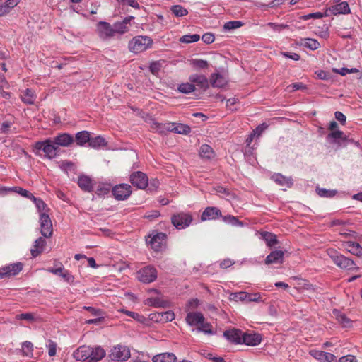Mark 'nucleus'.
<instances>
[{"mask_svg":"<svg viewBox=\"0 0 362 362\" xmlns=\"http://www.w3.org/2000/svg\"><path fill=\"white\" fill-rule=\"evenodd\" d=\"M267 124L265 123L259 125L253 132V134H257V136H260L261 134L267 128Z\"/></svg>","mask_w":362,"mask_h":362,"instance_id":"nucleus-61","label":"nucleus"},{"mask_svg":"<svg viewBox=\"0 0 362 362\" xmlns=\"http://www.w3.org/2000/svg\"><path fill=\"white\" fill-rule=\"evenodd\" d=\"M15 187H0V196H6L10 192H14Z\"/></svg>","mask_w":362,"mask_h":362,"instance_id":"nucleus-62","label":"nucleus"},{"mask_svg":"<svg viewBox=\"0 0 362 362\" xmlns=\"http://www.w3.org/2000/svg\"><path fill=\"white\" fill-rule=\"evenodd\" d=\"M262 337L256 333H243L242 344L247 346H257L260 344Z\"/></svg>","mask_w":362,"mask_h":362,"instance_id":"nucleus-19","label":"nucleus"},{"mask_svg":"<svg viewBox=\"0 0 362 362\" xmlns=\"http://www.w3.org/2000/svg\"><path fill=\"white\" fill-rule=\"evenodd\" d=\"M22 353L23 355L28 357L33 356V344L30 341H25L22 344Z\"/></svg>","mask_w":362,"mask_h":362,"instance_id":"nucleus-41","label":"nucleus"},{"mask_svg":"<svg viewBox=\"0 0 362 362\" xmlns=\"http://www.w3.org/2000/svg\"><path fill=\"white\" fill-rule=\"evenodd\" d=\"M243 25V23L239 21H228L225 23L223 28L225 30L236 29Z\"/></svg>","mask_w":362,"mask_h":362,"instance_id":"nucleus-52","label":"nucleus"},{"mask_svg":"<svg viewBox=\"0 0 362 362\" xmlns=\"http://www.w3.org/2000/svg\"><path fill=\"white\" fill-rule=\"evenodd\" d=\"M197 331L202 332L208 334H212L214 333L211 324L205 322V320H203V322H201L197 327Z\"/></svg>","mask_w":362,"mask_h":362,"instance_id":"nucleus-45","label":"nucleus"},{"mask_svg":"<svg viewBox=\"0 0 362 362\" xmlns=\"http://www.w3.org/2000/svg\"><path fill=\"white\" fill-rule=\"evenodd\" d=\"M334 71L340 74L341 76H345L348 74L358 72V70L356 68L350 69L347 68H342L340 70L334 69Z\"/></svg>","mask_w":362,"mask_h":362,"instance_id":"nucleus-55","label":"nucleus"},{"mask_svg":"<svg viewBox=\"0 0 362 362\" xmlns=\"http://www.w3.org/2000/svg\"><path fill=\"white\" fill-rule=\"evenodd\" d=\"M170 11L177 17H182L188 14L187 10L180 5L172 6Z\"/></svg>","mask_w":362,"mask_h":362,"instance_id":"nucleus-38","label":"nucleus"},{"mask_svg":"<svg viewBox=\"0 0 362 362\" xmlns=\"http://www.w3.org/2000/svg\"><path fill=\"white\" fill-rule=\"evenodd\" d=\"M343 245L352 255L362 257V247L359 243L353 241H346L343 243Z\"/></svg>","mask_w":362,"mask_h":362,"instance_id":"nucleus-23","label":"nucleus"},{"mask_svg":"<svg viewBox=\"0 0 362 362\" xmlns=\"http://www.w3.org/2000/svg\"><path fill=\"white\" fill-rule=\"evenodd\" d=\"M152 318H155L158 322H167L172 321L175 318V315L173 312L169 310L154 314V317Z\"/></svg>","mask_w":362,"mask_h":362,"instance_id":"nucleus-30","label":"nucleus"},{"mask_svg":"<svg viewBox=\"0 0 362 362\" xmlns=\"http://www.w3.org/2000/svg\"><path fill=\"white\" fill-rule=\"evenodd\" d=\"M214 36L211 33H205L202 35V40L206 44H211L214 41Z\"/></svg>","mask_w":362,"mask_h":362,"instance_id":"nucleus-58","label":"nucleus"},{"mask_svg":"<svg viewBox=\"0 0 362 362\" xmlns=\"http://www.w3.org/2000/svg\"><path fill=\"white\" fill-rule=\"evenodd\" d=\"M335 118L342 124H344L346 122V116L341 112L337 111L335 112Z\"/></svg>","mask_w":362,"mask_h":362,"instance_id":"nucleus-64","label":"nucleus"},{"mask_svg":"<svg viewBox=\"0 0 362 362\" xmlns=\"http://www.w3.org/2000/svg\"><path fill=\"white\" fill-rule=\"evenodd\" d=\"M57 146L68 147L74 141V137L68 133L59 134L53 139Z\"/></svg>","mask_w":362,"mask_h":362,"instance_id":"nucleus-14","label":"nucleus"},{"mask_svg":"<svg viewBox=\"0 0 362 362\" xmlns=\"http://www.w3.org/2000/svg\"><path fill=\"white\" fill-rule=\"evenodd\" d=\"M14 189V192L18 193L24 197H27L28 199H30L31 200H33V197H35V196L32 193H30L29 191L25 189H23L19 187H15Z\"/></svg>","mask_w":362,"mask_h":362,"instance_id":"nucleus-53","label":"nucleus"},{"mask_svg":"<svg viewBox=\"0 0 362 362\" xmlns=\"http://www.w3.org/2000/svg\"><path fill=\"white\" fill-rule=\"evenodd\" d=\"M173 132L182 134H187L190 132L191 128L186 124L174 123Z\"/></svg>","mask_w":362,"mask_h":362,"instance_id":"nucleus-39","label":"nucleus"},{"mask_svg":"<svg viewBox=\"0 0 362 362\" xmlns=\"http://www.w3.org/2000/svg\"><path fill=\"white\" fill-rule=\"evenodd\" d=\"M302 45L311 50H315L320 47V42L317 40L310 38L305 39Z\"/></svg>","mask_w":362,"mask_h":362,"instance_id":"nucleus-43","label":"nucleus"},{"mask_svg":"<svg viewBox=\"0 0 362 362\" xmlns=\"http://www.w3.org/2000/svg\"><path fill=\"white\" fill-rule=\"evenodd\" d=\"M281 54L295 61H298L300 58L299 54L294 52H281Z\"/></svg>","mask_w":362,"mask_h":362,"instance_id":"nucleus-60","label":"nucleus"},{"mask_svg":"<svg viewBox=\"0 0 362 362\" xmlns=\"http://www.w3.org/2000/svg\"><path fill=\"white\" fill-rule=\"evenodd\" d=\"M310 354L314 358L321 362H334L336 361V357L334 354L322 351L311 350L310 351Z\"/></svg>","mask_w":362,"mask_h":362,"instance_id":"nucleus-16","label":"nucleus"},{"mask_svg":"<svg viewBox=\"0 0 362 362\" xmlns=\"http://www.w3.org/2000/svg\"><path fill=\"white\" fill-rule=\"evenodd\" d=\"M199 39L200 36L198 34L185 35L180 37V42L182 43H190L197 42Z\"/></svg>","mask_w":362,"mask_h":362,"instance_id":"nucleus-46","label":"nucleus"},{"mask_svg":"<svg viewBox=\"0 0 362 362\" xmlns=\"http://www.w3.org/2000/svg\"><path fill=\"white\" fill-rule=\"evenodd\" d=\"M152 45V40L147 36L134 37L129 42V49L131 52L139 53L146 50Z\"/></svg>","mask_w":362,"mask_h":362,"instance_id":"nucleus-3","label":"nucleus"},{"mask_svg":"<svg viewBox=\"0 0 362 362\" xmlns=\"http://www.w3.org/2000/svg\"><path fill=\"white\" fill-rule=\"evenodd\" d=\"M328 255L334 264L341 269L348 270L358 269V267H355V262L352 259L338 253L334 250H329Z\"/></svg>","mask_w":362,"mask_h":362,"instance_id":"nucleus-2","label":"nucleus"},{"mask_svg":"<svg viewBox=\"0 0 362 362\" xmlns=\"http://www.w3.org/2000/svg\"><path fill=\"white\" fill-rule=\"evenodd\" d=\"M138 279L145 284H149L154 281L157 278V271L152 266L145 267L136 273Z\"/></svg>","mask_w":362,"mask_h":362,"instance_id":"nucleus-4","label":"nucleus"},{"mask_svg":"<svg viewBox=\"0 0 362 362\" xmlns=\"http://www.w3.org/2000/svg\"><path fill=\"white\" fill-rule=\"evenodd\" d=\"M227 79L220 74H212L210 77V83L214 88H223L227 84Z\"/></svg>","mask_w":362,"mask_h":362,"instance_id":"nucleus-26","label":"nucleus"},{"mask_svg":"<svg viewBox=\"0 0 362 362\" xmlns=\"http://www.w3.org/2000/svg\"><path fill=\"white\" fill-rule=\"evenodd\" d=\"M204 320V317L201 313L191 312L187 315L186 321L191 326H199Z\"/></svg>","mask_w":362,"mask_h":362,"instance_id":"nucleus-24","label":"nucleus"},{"mask_svg":"<svg viewBox=\"0 0 362 362\" xmlns=\"http://www.w3.org/2000/svg\"><path fill=\"white\" fill-rule=\"evenodd\" d=\"M221 216V211L218 208L209 206L202 212L201 219L203 221L206 220H215Z\"/></svg>","mask_w":362,"mask_h":362,"instance_id":"nucleus-17","label":"nucleus"},{"mask_svg":"<svg viewBox=\"0 0 362 362\" xmlns=\"http://www.w3.org/2000/svg\"><path fill=\"white\" fill-rule=\"evenodd\" d=\"M155 125L156 126L157 130L160 133H163L165 132H173L172 129L174 127V123H155Z\"/></svg>","mask_w":362,"mask_h":362,"instance_id":"nucleus-48","label":"nucleus"},{"mask_svg":"<svg viewBox=\"0 0 362 362\" xmlns=\"http://www.w3.org/2000/svg\"><path fill=\"white\" fill-rule=\"evenodd\" d=\"M247 301L248 302H258L260 300V295L259 293H247Z\"/></svg>","mask_w":362,"mask_h":362,"instance_id":"nucleus-63","label":"nucleus"},{"mask_svg":"<svg viewBox=\"0 0 362 362\" xmlns=\"http://www.w3.org/2000/svg\"><path fill=\"white\" fill-rule=\"evenodd\" d=\"M33 202L35 203L40 212L45 213L44 211H47V206L41 199L35 197H33Z\"/></svg>","mask_w":362,"mask_h":362,"instance_id":"nucleus-50","label":"nucleus"},{"mask_svg":"<svg viewBox=\"0 0 362 362\" xmlns=\"http://www.w3.org/2000/svg\"><path fill=\"white\" fill-rule=\"evenodd\" d=\"M192 64L194 67L198 69H206L209 66L207 61L203 59H193L192 61Z\"/></svg>","mask_w":362,"mask_h":362,"instance_id":"nucleus-54","label":"nucleus"},{"mask_svg":"<svg viewBox=\"0 0 362 362\" xmlns=\"http://www.w3.org/2000/svg\"><path fill=\"white\" fill-rule=\"evenodd\" d=\"M247 292H238L230 294V299L235 301H247Z\"/></svg>","mask_w":362,"mask_h":362,"instance_id":"nucleus-47","label":"nucleus"},{"mask_svg":"<svg viewBox=\"0 0 362 362\" xmlns=\"http://www.w3.org/2000/svg\"><path fill=\"white\" fill-rule=\"evenodd\" d=\"M344 133L343 132L340 130H336L334 132H332L327 135L328 139H345V138H343Z\"/></svg>","mask_w":362,"mask_h":362,"instance_id":"nucleus-56","label":"nucleus"},{"mask_svg":"<svg viewBox=\"0 0 362 362\" xmlns=\"http://www.w3.org/2000/svg\"><path fill=\"white\" fill-rule=\"evenodd\" d=\"M48 347V354L49 356H54L56 355L57 351V344L52 341H49Z\"/></svg>","mask_w":362,"mask_h":362,"instance_id":"nucleus-57","label":"nucleus"},{"mask_svg":"<svg viewBox=\"0 0 362 362\" xmlns=\"http://www.w3.org/2000/svg\"><path fill=\"white\" fill-rule=\"evenodd\" d=\"M23 269V264L14 263L0 269V278L14 276Z\"/></svg>","mask_w":362,"mask_h":362,"instance_id":"nucleus-11","label":"nucleus"},{"mask_svg":"<svg viewBox=\"0 0 362 362\" xmlns=\"http://www.w3.org/2000/svg\"><path fill=\"white\" fill-rule=\"evenodd\" d=\"M147 304L156 308H164L166 306L167 302L163 300L160 297L149 298L146 300Z\"/></svg>","mask_w":362,"mask_h":362,"instance_id":"nucleus-37","label":"nucleus"},{"mask_svg":"<svg viewBox=\"0 0 362 362\" xmlns=\"http://www.w3.org/2000/svg\"><path fill=\"white\" fill-rule=\"evenodd\" d=\"M90 358L89 362H98L105 356V351L100 346L90 347Z\"/></svg>","mask_w":362,"mask_h":362,"instance_id":"nucleus-25","label":"nucleus"},{"mask_svg":"<svg viewBox=\"0 0 362 362\" xmlns=\"http://www.w3.org/2000/svg\"><path fill=\"white\" fill-rule=\"evenodd\" d=\"M41 234L45 237L49 238L52 235V223L48 214L46 213H41L40 216Z\"/></svg>","mask_w":362,"mask_h":362,"instance_id":"nucleus-10","label":"nucleus"},{"mask_svg":"<svg viewBox=\"0 0 362 362\" xmlns=\"http://www.w3.org/2000/svg\"><path fill=\"white\" fill-rule=\"evenodd\" d=\"M223 220L224 222L233 226H243V223L241 221H240L236 217L231 215L223 216Z\"/></svg>","mask_w":362,"mask_h":362,"instance_id":"nucleus-51","label":"nucleus"},{"mask_svg":"<svg viewBox=\"0 0 362 362\" xmlns=\"http://www.w3.org/2000/svg\"><path fill=\"white\" fill-rule=\"evenodd\" d=\"M189 82L195 85L196 90H206L209 87V81L204 75L192 74L189 78Z\"/></svg>","mask_w":362,"mask_h":362,"instance_id":"nucleus-12","label":"nucleus"},{"mask_svg":"<svg viewBox=\"0 0 362 362\" xmlns=\"http://www.w3.org/2000/svg\"><path fill=\"white\" fill-rule=\"evenodd\" d=\"M243 333L240 329L234 328L225 331L223 336L230 342L242 344Z\"/></svg>","mask_w":362,"mask_h":362,"instance_id":"nucleus-18","label":"nucleus"},{"mask_svg":"<svg viewBox=\"0 0 362 362\" xmlns=\"http://www.w3.org/2000/svg\"><path fill=\"white\" fill-rule=\"evenodd\" d=\"M173 226L177 229H183L189 226L192 221V217L189 214L179 213L171 218Z\"/></svg>","mask_w":362,"mask_h":362,"instance_id":"nucleus-5","label":"nucleus"},{"mask_svg":"<svg viewBox=\"0 0 362 362\" xmlns=\"http://www.w3.org/2000/svg\"><path fill=\"white\" fill-rule=\"evenodd\" d=\"M46 245V240L43 238H37L33 245V248L30 250L31 255L33 257H36L44 250V247Z\"/></svg>","mask_w":362,"mask_h":362,"instance_id":"nucleus-28","label":"nucleus"},{"mask_svg":"<svg viewBox=\"0 0 362 362\" xmlns=\"http://www.w3.org/2000/svg\"><path fill=\"white\" fill-rule=\"evenodd\" d=\"M199 155L203 158L211 159L214 157V152L210 146L203 144L200 147Z\"/></svg>","mask_w":362,"mask_h":362,"instance_id":"nucleus-33","label":"nucleus"},{"mask_svg":"<svg viewBox=\"0 0 362 362\" xmlns=\"http://www.w3.org/2000/svg\"><path fill=\"white\" fill-rule=\"evenodd\" d=\"M176 356L173 353H162L153 357V362H175Z\"/></svg>","mask_w":362,"mask_h":362,"instance_id":"nucleus-29","label":"nucleus"},{"mask_svg":"<svg viewBox=\"0 0 362 362\" xmlns=\"http://www.w3.org/2000/svg\"><path fill=\"white\" fill-rule=\"evenodd\" d=\"M98 31L99 37L103 40L115 37L113 25L107 22L100 21L98 23Z\"/></svg>","mask_w":362,"mask_h":362,"instance_id":"nucleus-8","label":"nucleus"},{"mask_svg":"<svg viewBox=\"0 0 362 362\" xmlns=\"http://www.w3.org/2000/svg\"><path fill=\"white\" fill-rule=\"evenodd\" d=\"M78 185L84 192H90L93 189V180L87 175H80L78 179Z\"/></svg>","mask_w":362,"mask_h":362,"instance_id":"nucleus-22","label":"nucleus"},{"mask_svg":"<svg viewBox=\"0 0 362 362\" xmlns=\"http://www.w3.org/2000/svg\"><path fill=\"white\" fill-rule=\"evenodd\" d=\"M90 354V346H81L74 351V357L77 361H83L88 360V362H89Z\"/></svg>","mask_w":362,"mask_h":362,"instance_id":"nucleus-20","label":"nucleus"},{"mask_svg":"<svg viewBox=\"0 0 362 362\" xmlns=\"http://www.w3.org/2000/svg\"><path fill=\"white\" fill-rule=\"evenodd\" d=\"M271 179L280 186L291 187L293 185L291 177H287L280 173H276L272 175Z\"/></svg>","mask_w":362,"mask_h":362,"instance_id":"nucleus-27","label":"nucleus"},{"mask_svg":"<svg viewBox=\"0 0 362 362\" xmlns=\"http://www.w3.org/2000/svg\"><path fill=\"white\" fill-rule=\"evenodd\" d=\"M90 138V133L88 131L79 132L76 134V144L83 146L87 142L89 143Z\"/></svg>","mask_w":362,"mask_h":362,"instance_id":"nucleus-32","label":"nucleus"},{"mask_svg":"<svg viewBox=\"0 0 362 362\" xmlns=\"http://www.w3.org/2000/svg\"><path fill=\"white\" fill-rule=\"evenodd\" d=\"M36 315L31 313H21L16 315V320H25L30 322H33L37 320Z\"/></svg>","mask_w":362,"mask_h":362,"instance_id":"nucleus-44","label":"nucleus"},{"mask_svg":"<svg viewBox=\"0 0 362 362\" xmlns=\"http://www.w3.org/2000/svg\"><path fill=\"white\" fill-rule=\"evenodd\" d=\"M332 11L334 14H346L350 12V8L348 3L343 1L333 6Z\"/></svg>","mask_w":362,"mask_h":362,"instance_id":"nucleus-35","label":"nucleus"},{"mask_svg":"<svg viewBox=\"0 0 362 362\" xmlns=\"http://www.w3.org/2000/svg\"><path fill=\"white\" fill-rule=\"evenodd\" d=\"M284 252L281 250L272 251L265 259V264H281L284 262Z\"/></svg>","mask_w":362,"mask_h":362,"instance_id":"nucleus-21","label":"nucleus"},{"mask_svg":"<svg viewBox=\"0 0 362 362\" xmlns=\"http://www.w3.org/2000/svg\"><path fill=\"white\" fill-rule=\"evenodd\" d=\"M333 314L334 315L336 319L338 322L344 327H349L351 325L350 320L346 316L345 314L341 313L337 310H333Z\"/></svg>","mask_w":362,"mask_h":362,"instance_id":"nucleus-34","label":"nucleus"},{"mask_svg":"<svg viewBox=\"0 0 362 362\" xmlns=\"http://www.w3.org/2000/svg\"><path fill=\"white\" fill-rule=\"evenodd\" d=\"M196 90L195 85L189 83H183L178 87V90L182 93L188 94Z\"/></svg>","mask_w":362,"mask_h":362,"instance_id":"nucleus-42","label":"nucleus"},{"mask_svg":"<svg viewBox=\"0 0 362 362\" xmlns=\"http://www.w3.org/2000/svg\"><path fill=\"white\" fill-rule=\"evenodd\" d=\"M165 239L166 235L163 233H159L151 237L148 243L155 251H160L165 245Z\"/></svg>","mask_w":362,"mask_h":362,"instance_id":"nucleus-15","label":"nucleus"},{"mask_svg":"<svg viewBox=\"0 0 362 362\" xmlns=\"http://www.w3.org/2000/svg\"><path fill=\"white\" fill-rule=\"evenodd\" d=\"M21 97L23 103L29 105L33 104L36 100L35 91L31 88H27Z\"/></svg>","mask_w":362,"mask_h":362,"instance_id":"nucleus-31","label":"nucleus"},{"mask_svg":"<svg viewBox=\"0 0 362 362\" xmlns=\"http://www.w3.org/2000/svg\"><path fill=\"white\" fill-rule=\"evenodd\" d=\"M61 276H62L68 283L71 284L74 282V277L68 271L63 272V273L61 274Z\"/></svg>","mask_w":362,"mask_h":362,"instance_id":"nucleus-59","label":"nucleus"},{"mask_svg":"<svg viewBox=\"0 0 362 362\" xmlns=\"http://www.w3.org/2000/svg\"><path fill=\"white\" fill-rule=\"evenodd\" d=\"M129 181L133 186L144 189L148 186V178L143 172L135 171L130 175Z\"/></svg>","mask_w":362,"mask_h":362,"instance_id":"nucleus-6","label":"nucleus"},{"mask_svg":"<svg viewBox=\"0 0 362 362\" xmlns=\"http://www.w3.org/2000/svg\"><path fill=\"white\" fill-rule=\"evenodd\" d=\"M88 145L91 148H96L106 146L107 142L103 136H98L94 138H90Z\"/></svg>","mask_w":362,"mask_h":362,"instance_id":"nucleus-36","label":"nucleus"},{"mask_svg":"<svg viewBox=\"0 0 362 362\" xmlns=\"http://www.w3.org/2000/svg\"><path fill=\"white\" fill-rule=\"evenodd\" d=\"M41 151L44 153L46 158L52 159L55 158L59 151L58 146L54 143L52 139H47L44 141H39L33 146V152L35 155L40 156Z\"/></svg>","mask_w":362,"mask_h":362,"instance_id":"nucleus-1","label":"nucleus"},{"mask_svg":"<svg viewBox=\"0 0 362 362\" xmlns=\"http://www.w3.org/2000/svg\"><path fill=\"white\" fill-rule=\"evenodd\" d=\"M112 194L117 200L127 199L132 194L131 186L128 184H120L115 186Z\"/></svg>","mask_w":362,"mask_h":362,"instance_id":"nucleus-9","label":"nucleus"},{"mask_svg":"<svg viewBox=\"0 0 362 362\" xmlns=\"http://www.w3.org/2000/svg\"><path fill=\"white\" fill-rule=\"evenodd\" d=\"M261 235L262 238L267 242L269 247H272L277 243V240L275 235L269 232H263Z\"/></svg>","mask_w":362,"mask_h":362,"instance_id":"nucleus-40","label":"nucleus"},{"mask_svg":"<svg viewBox=\"0 0 362 362\" xmlns=\"http://www.w3.org/2000/svg\"><path fill=\"white\" fill-rule=\"evenodd\" d=\"M316 191L317 194L322 197H332L337 193L335 190H328L324 188L319 187H317Z\"/></svg>","mask_w":362,"mask_h":362,"instance_id":"nucleus-49","label":"nucleus"},{"mask_svg":"<svg viewBox=\"0 0 362 362\" xmlns=\"http://www.w3.org/2000/svg\"><path fill=\"white\" fill-rule=\"evenodd\" d=\"M132 19H134L133 16H127L125 17L122 21L115 23L112 25L115 36L117 35H122L127 33L129 30V25H130V22Z\"/></svg>","mask_w":362,"mask_h":362,"instance_id":"nucleus-13","label":"nucleus"},{"mask_svg":"<svg viewBox=\"0 0 362 362\" xmlns=\"http://www.w3.org/2000/svg\"><path fill=\"white\" fill-rule=\"evenodd\" d=\"M110 358L117 361H127L130 358V351L125 346L117 345L112 349Z\"/></svg>","mask_w":362,"mask_h":362,"instance_id":"nucleus-7","label":"nucleus"}]
</instances>
